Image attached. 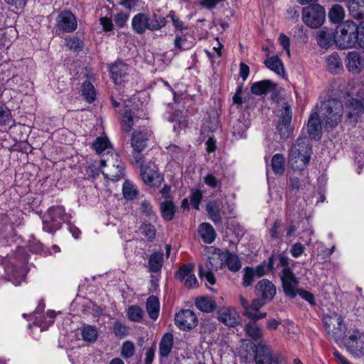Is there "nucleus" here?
I'll list each match as a JSON object with an SVG mask.
<instances>
[{
	"label": "nucleus",
	"mask_w": 364,
	"mask_h": 364,
	"mask_svg": "<svg viewBox=\"0 0 364 364\" xmlns=\"http://www.w3.org/2000/svg\"><path fill=\"white\" fill-rule=\"evenodd\" d=\"M316 41L321 48L328 49L332 44V33L326 28L320 29L316 33Z\"/></svg>",
	"instance_id": "obj_37"
},
{
	"label": "nucleus",
	"mask_w": 364,
	"mask_h": 364,
	"mask_svg": "<svg viewBox=\"0 0 364 364\" xmlns=\"http://www.w3.org/2000/svg\"><path fill=\"white\" fill-rule=\"evenodd\" d=\"M164 18H166V21H168V18H170L172 25L174 28V31L176 33L178 32H185L187 31H190V28L188 26V24L183 21L179 16L176 14L174 11H170L166 16Z\"/></svg>",
	"instance_id": "obj_34"
},
{
	"label": "nucleus",
	"mask_w": 364,
	"mask_h": 364,
	"mask_svg": "<svg viewBox=\"0 0 364 364\" xmlns=\"http://www.w3.org/2000/svg\"><path fill=\"white\" fill-rule=\"evenodd\" d=\"M65 41L67 46L71 50H78L83 47L82 42L77 37L66 38Z\"/></svg>",
	"instance_id": "obj_60"
},
{
	"label": "nucleus",
	"mask_w": 364,
	"mask_h": 364,
	"mask_svg": "<svg viewBox=\"0 0 364 364\" xmlns=\"http://www.w3.org/2000/svg\"><path fill=\"white\" fill-rule=\"evenodd\" d=\"M152 134L147 129L135 130L132 133L131 146L133 149V164H139L143 159L141 151L147 146V141L151 139Z\"/></svg>",
	"instance_id": "obj_7"
},
{
	"label": "nucleus",
	"mask_w": 364,
	"mask_h": 364,
	"mask_svg": "<svg viewBox=\"0 0 364 364\" xmlns=\"http://www.w3.org/2000/svg\"><path fill=\"white\" fill-rule=\"evenodd\" d=\"M255 277L254 269L252 267H245L244 269L242 285L245 287H250Z\"/></svg>",
	"instance_id": "obj_58"
},
{
	"label": "nucleus",
	"mask_w": 364,
	"mask_h": 364,
	"mask_svg": "<svg viewBox=\"0 0 364 364\" xmlns=\"http://www.w3.org/2000/svg\"><path fill=\"white\" fill-rule=\"evenodd\" d=\"M123 196L127 200H133L139 194L136 186L130 181L125 180L122 187Z\"/></svg>",
	"instance_id": "obj_46"
},
{
	"label": "nucleus",
	"mask_w": 364,
	"mask_h": 364,
	"mask_svg": "<svg viewBox=\"0 0 364 364\" xmlns=\"http://www.w3.org/2000/svg\"><path fill=\"white\" fill-rule=\"evenodd\" d=\"M100 23L102 26L105 32L112 31L114 28L112 21L108 17H101L100 18Z\"/></svg>",
	"instance_id": "obj_64"
},
{
	"label": "nucleus",
	"mask_w": 364,
	"mask_h": 364,
	"mask_svg": "<svg viewBox=\"0 0 364 364\" xmlns=\"http://www.w3.org/2000/svg\"><path fill=\"white\" fill-rule=\"evenodd\" d=\"M166 24V18L155 14L148 16L144 13H139L132 20V29L137 34H143L146 29L151 31H159Z\"/></svg>",
	"instance_id": "obj_3"
},
{
	"label": "nucleus",
	"mask_w": 364,
	"mask_h": 364,
	"mask_svg": "<svg viewBox=\"0 0 364 364\" xmlns=\"http://www.w3.org/2000/svg\"><path fill=\"white\" fill-rule=\"evenodd\" d=\"M275 269H278L284 294L294 299L299 290V279L289 267L291 259L284 253H280L276 257Z\"/></svg>",
	"instance_id": "obj_1"
},
{
	"label": "nucleus",
	"mask_w": 364,
	"mask_h": 364,
	"mask_svg": "<svg viewBox=\"0 0 364 364\" xmlns=\"http://www.w3.org/2000/svg\"><path fill=\"white\" fill-rule=\"evenodd\" d=\"M323 322L327 333L331 336L336 341L344 334L343 319L341 316L337 314L325 316L323 318Z\"/></svg>",
	"instance_id": "obj_11"
},
{
	"label": "nucleus",
	"mask_w": 364,
	"mask_h": 364,
	"mask_svg": "<svg viewBox=\"0 0 364 364\" xmlns=\"http://www.w3.org/2000/svg\"><path fill=\"white\" fill-rule=\"evenodd\" d=\"M199 232L205 243H212L216 237V232L213 227L208 223H203L200 225Z\"/></svg>",
	"instance_id": "obj_36"
},
{
	"label": "nucleus",
	"mask_w": 364,
	"mask_h": 364,
	"mask_svg": "<svg viewBox=\"0 0 364 364\" xmlns=\"http://www.w3.org/2000/svg\"><path fill=\"white\" fill-rule=\"evenodd\" d=\"M141 233L149 240H153L156 236V229L151 224L144 223L141 227Z\"/></svg>",
	"instance_id": "obj_59"
},
{
	"label": "nucleus",
	"mask_w": 364,
	"mask_h": 364,
	"mask_svg": "<svg viewBox=\"0 0 364 364\" xmlns=\"http://www.w3.org/2000/svg\"><path fill=\"white\" fill-rule=\"evenodd\" d=\"M333 38L341 49L351 48L358 44L359 26L352 21H346L337 27Z\"/></svg>",
	"instance_id": "obj_2"
},
{
	"label": "nucleus",
	"mask_w": 364,
	"mask_h": 364,
	"mask_svg": "<svg viewBox=\"0 0 364 364\" xmlns=\"http://www.w3.org/2000/svg\"><path fill=\"white\" fill-rule=\"evenodd\" d=\"M328 16L330 21L334 23L341 22L345 17V11L343 6L336 4L329 10Z\"/></svg>",
	"instance_id": "obj_45"
},
{
	"label": "nucleus",
	"mask_w": 364,
	"mask_h": 364,
	"mask_svg": "<svg viewBox=\"0 0 364 364\" xmlns=\"http://www.w3.org/2000/svg\"><path fill=\"white\" fill-rule=\"evenodd\" d=\"M136 352V347L130 341H124L120 349V355L124 359H129L134 356Z\"/></svg>",
	"instance_id": "obj_49"
},
{
	"label": "nucleus",
	"mask_w": 364,
	"mask_h": 364,
	"mask_svg": "<svg viewBox=\"0 0 364 364\" xmlns=\"http://www.w3.org/2000/svg\"><path fill=\"white\" fill-rule=\"evenodd\" d=\"M93 149L99 154L102 155L109 151V142L107 138L97 137L92 144Z\"/></svg>",
	"instance_id": "obj_50"
},
{
	"label": "nucleus",
	"mask_w": 364,
	"mask_h": 364,
	"mask_svg": "<svg viewBox=\"0 0 364 364\" xmlns=\"http://www.w3.org/2000/svg\"><path fill=\"white\" fill-rule=\"evenodd\" d=\"M344 345L347 350L353 355H364V334L359 330H355L345 341Z\"/></svg>",
	"instance_id": "obj_12"
},
{
	"label": "nucleus",
	"mask_w": 364,
	"mask_h": 364,
	"mask_svg": "<svg viewBox=\"0 0 364 364\" xmlns=\"http://www.w3.org/2000/svg\"><path fill=\"white\" fill-rule=\"evenodd\" d=\"M140 211L146 216L151 218L155 216L154 211L153 210V206L149 200L144 198L140 202Z\"/></svg>",
	"instance_id": "obj_57"
},
{
	"label": "nucleus",
	"mask_w": 364,
	"mask_h": 364,
	"mask_svg": "<svg viewBox=\"0 0 364 364\" xmlns=\"http://www.w3.org/2000/svg\"><path fill=\"white\" fill-rule=\"evenodd\" d=\"M346 66L353 74H358L364 69V58L358 51H350L346 59Z\"/></svg>",
	"instance_id": "obj_17"
},
{
	"label": "nucleus",
	"mask_w": 364,
	"mask_h": 364,
	"mask_svg": "<svg viewBox=\"0 0 364 364\" xmlns=\"http://www.w3.org/2000/svg\"><path fill=\"white\" fill-rule=\"evenodd\" d=\"M265 65L278 75H284V68L282 60L278 56L268 57L264 60Z\"/></svg>",
	"instance_id": "obj_39"
},
{
	"label": "nucleus",
	"mask_w": 364,
	"mask_h": 364,
	"mask_svg": "<svg viewBox=\"0 0 364 364\" xmlns=\"http://www.w3.org/2000/svg\"><path fill=\"white\" fill-rule=\"evenodd\" d=\"M276 257L277 256L272 255L269 258L267 264L263 262L257 266L256 268L254 269L255 276L261 277L265 275L269 271L272 270L274 269V262L277 263Z\"/></svg>",
	"instance_id": "obj_44"
},
{
	"label": "nucleus",
	"mask_w": 364,
	"mask_h": 364,
	"mask_svg": "<svg viewBox=\"0 0 364 364\" xmlns=\"http://www.w3.org/2000/svg\"><path fill=\"white\" fill-rule=\"evenodd\" d=\"M196 307L205 313H210L215 311L217 304L215 301L210 296H199L195 300Z\"/></svg>",
	"instance_id": "obj_28"
},
{
	"label": "nucleus",
	"mask_w": 364,
	"mask_h": 364,
	"mask_svg": "<svg viewBox=\"0 0 364 364\" xmlns=\"http://www.w3.org/2000/svg\"><path fill=\"white\" fill-rule=\"evenodd\" d=\"M218 320L225 326L235 327L240 323L239 314L231 307H223L218 312Z\"/></svg>",
	"instance_id": "obj_16"
},
{
	"label": "nucleus",
	"mask_w": 364,
	"mask_h": 364,
	"mask_svg": "<svg viewBox=\"0 0 364 364\" xmlns=\"http://www.w3.org/2000/svg\"><path fill=\"white\" fill-rule=\"evenodd\" d=\"M124 166L122 161L117 162L114 166L106 167L102 169L104 176L111 181H118L124 176Z\"/></svg>",
	"instance_id": "obj_25"
},
{
	"label": "nucleus",
	"mask_w": 364,
	"mask_h": 364,
	"mask_svg": "<svg viewBox=\"0 0 364 364\" xmlns=\"http://www.w3.org/2000/svg\"><path fill=\"white\" fill-rule=\"evenodd\" d=\"M255 360L256 364H272V355L270 348L263 341L256 346Z\"/></svg>",
	"instance_id": "obj_21"
},
{
	"label": "nucleus",
	"mask_w": 364,
	"mask_h": 364,
	"mask_svg": "<svg viewBox=\"0 0 364 364\" xmlns=\"http://www.w3.org/2000/svg\"><path fill=\"white\" fill-rule=\"evenodd\" d=\"M271 166L275 175L281 176L284 172L285 158L282 154H276L272 156Z\"/></svg>",
	"instance_id": "obj_41"
},
{
	"label": "nucleus",
	"mask_w": 364,
	"mask_h": 364,
	"mask_svg": "<svg viewBox=\"0 0 364 364\" xmlns=\"http://www.w3.org/2000/svg\"><path fill=\"white\" fill-rule=\"evenodd\" d=\"M127 316L131 321L141 322L144 316V311L141 307L137 305H132L127 309Z\"/></svg>",
	"instance_id": "obj_47"
},
{
	"label": "nucleus",
	"mask_w": 364,
	"mask_h": 364,
	"mask_svg": "<svg viewBox=\"0 0 364 364\" xmlns=\"http://www.w3.org/2000/svg\"><path fill=\"white\" fill-rule=\"evenodd\" d=\"M173 345V336L171 333H166L159 342V355L167 358L170 354Z\"/></svg>",
	"instance_id": "obj_29"
},
{
	"label": "nucleus",
	"mask_w": 364,
	"mask_h": 364,
	"mask_svg": "<svg viewBox=\"0 0 364 364\" xmlns=\"http://www.w3.org/2000/svg\"><path fill=\"white\" fill-rule=\"evenodd\" d=\"M320 112L322 123L326 127L335 128L342 121L344 109L340 100L333 98L322 103Z\"/></svg>",
	"instance_id": "obj_4"
},
{
	"label": "nucleus",
	"mask_w": 364,
	"mask_h": 364,
	"mask_svg": "<svg viewBox=\"0 0 364 364\" xmlns=\"http://www.w3.org/2000/svg\"><path fill=\"white\" fill-rule=\"evenodd\" d=\"M348 10L351 16L355 19L364 18V0H350Z\"/></svg>",
	"instance_id": "obj_31"
},
{
	"label": "nucleus",
	"mask_w": 364,
	"mask_h": 364,
	"mask_svg": "<svg viewBox=\"0 0 364 364\" xmlns=\"http://www.w3.org/2000/svg\"><path fill=\"white\" fill-rule=\"evenodd\" d=\"M245 331L246 334L254 341H262L263 331L262 328L256 323V321L250 322L245 326Z\"/></svg>",
	"instance_id": "obj_38"
},
{
	"label": "nucleus",
	"mask_w": 364,
	"mask_h": 364,
	"mask_svg": "<svg viewBox=\"0 0 364 364\" xmlns=\"http://www.w3.org/2000/svg\"><path fill=\"white\" fill-rule=\"evenodd\" d=\"M226 265L232 272H238L242 267V262L236 254L225 251L223 253V267Z\"/></svg>",
	"instance_id": "obj_27"
},
{
	"label": "nucleus",
	"mask_w": 364,
	"mask_h": 364,
	"mask_svg": "<svg viewBox=\"0 0 364 364\" xmlns=\"http://www.w3.org/2000/svg\"><path fill=\"white\" fill-rule=\"evenodd\" d=\"M111 77L116 84H121L128 73V65L122 61H116L109 67Z\"/></svg>",
	"instance_id": "obj_22"
},
{
	"label": "nucleus",
	"mask_w": 364,
	"mask_h": 364,
	"mask_svg": "<svg viewBox=\"0 0 364 364\" xmlns=\"http://www.w3.org/2000/svg\"><path fill=\"white\" fill-rule=\"evenodd\" d=\"M194 41L195 39L189 31L176 33L173 41L174 48L178 51L189 50L194 46Z\"/></svg>",
	"instance_id": "obj_19"
},
{
	"label": "nucleus",
	"mask_w": 364,
	"mask_h": 364,
	"mask_svg": "<svg viewBox=\"0 0 364 364\" xmlns=\"http://www.w3.org/2000/svg\"><path fill=\"white\" fill-rule=\"evenodd\" d=\"M162 218L167 221L173 220L176 211V207L171 200H166L160 204Z\"/></svg>",
	"instance_id": "obj_40"
},
{
	"label": "nucleus",
	"mask_w": 364,
	"mask_h": 364,
	"mask_svg": "<svg viewBox=\"0 0 364 364\" xmlns=\"http://www.w3.org/2000/svg\"><path fill=\"white\" fill-rule=\"evenodd\" d=\"M128 18L129 15L124 12H119L114 17V22L119 27H123L127 23Z\"/></svg>",
	"instance_id": "obj_63"
},
{
	"label": "nucleus",
	"mask_w": 364,
	"mask_h": 364,
	"mask_svg": "<svg viewBox=\"0 0 364 364\" xmlns=\"http://www.w3.org/2000/svg\"><path fill=\"white\" fill-rule=\"evenodd\" d=\"M267 300L262 298L255 299L252 301L250 307L247 310V316L252 320L257 321L267 316V313L260 312L259 310L265 305Z\"/></svg>",
	"instance_id": "obj_23"
},
{
	"label": "nucleus",
	"mask_w": 364,
	"mask_h": 364,
	"mask_svg": "<svg viewBox=\"0 0 364 364\" xmlns=\"http://www.w3.org/2000/svg\"><path fill=\"white\" fill-rule=\"evenodd\" d=\"M144 158L141 162L136 164L140 167V173L141 178L144 183L155 186H158L163 181V178L161 176L157 170L154 168L151 167L150 165L144 164Z\"/></svg>",
	"instance_id": "obj_14"
},
{
	"label": "nucleus",
	"mask_w": 364,
	"mask_h": 364,
	"mask_svg": "<svg viewBox=\"0 0 364 364\" xmlns=\"http://www.w3.org/2000/svg\"><path fill=\"white\" fill-rule=\"evenodd\" d=\"M11 111L5 107H0V127L10 126L12 123Z\"/></svg>",
	"instance_id": "obj_54"
},
{
	"label": "nucleus",
	"mask_w": 364,
	"mask_h": 364,
	"mask_svg": "<svg viewBox=\"0 0 364 364\" xmlns=\"http://www.w3.org/2000/svg\"><path fill=\"white\" fill-rule=\"evenodd\" d=\"M112 331L117 338H124L129 334V328L119 321L113 323Z\"/></svg>",
	"instance_id": "obj_53"
},
{
	"label": "nucleus",
	"mask_w": 364,
	"mask_h": 364,
	"mask_svg": "<svg viewBox=\"0 0 364 364\" xmlns=\"http://www.w3.org/2000/svg\"><path fill=\"white\" fill-rule=\"evenodd\" d=\"M347 118L352 122H356L358 118L363 114L364 105L361 100L350 98L346 102Z\"/></svg>",
	"instance_id": "obj_18"
},
{
	"label": "nucleus",
	"mask_w": 364,
	"mask_h": 364,
	"mask_svg": "<svg viewBox=\"0 0 364 364\" xmlns=\"http://www.w3.org/2000/svg\"><path fill=\"white\" fill-rule=\"evenodd\" d=\"M194 265L192 264H184L176 273V277L181 281L184 280L193 271Z\"/></svg>",
	"instance_id": "obj_56"
},
{
	"label": "nucleus",
	"mask_w": 364,
	"mask_h": 364,
	"mask_svg": "<svg viewBox=\"0 0 364 364\" xmlns=\"http://www.w3.org/2000/svg\"><path fill=\"white\" fill-rule=\"evenodd\" d=\"M311 153L312 148L309 139L306 137H299L291 147L289 155H291V161L296 164V161H294L296 159V156H304L311 158Z\"/></svg>",
	"instance_id": "obj_15"
},
{
	"label": "nucleus",
	"mask_w": 364,
	"mask_h": 364,
	"mask_svg": "<svg viewBox=\"0 0 364 364\" xmlns=\"http://www.w3.org/2000/svg\"><path fill=\"white\" fill-rule=\"evenodd\" d=\"M148 264L151 272L156 273L159 272L163 265V254L161 252L153 253L149 257Z\"/></svg>",
	"instance_id": "obj_42"
},
{
	"label": "nucleus",
	"mask_w": 364,
	"mask_h": 364,
	"mask_svg": "<svg viewBox=\"0 0 364 364\" xmlns=\"http://www.w3.org/2000/svg\"><path fill=\"white\" fill-rule=\"evenodd\" d=\"M146 309L149 316L152 320H156L159 317L160 309L159 299L155 296H150L146 300Z\"/></svg>",
	"instance_id": "obj_35"
},
{
	"label": "nucleus",
	"mask_w": 364,
	"mask_h": 364,
	"mask_svg": "<svg viewBox=\"0 0 364 364\" xmlns=\"http://www.w3.org/2000/svg\"><path fill=\"white\" fill-rule=\"evenodd\" d=\"M282 223L281 220L277 219L269 230V235L272 239H279L282 237Z\"/></svg>",
	"instance_id": "obj_55"
},
{
	"label": "nucleus",
	"mask_w": 364,
	"mask_h": 364,
	"mask_svg": "<svg viewBox=\"0 0 364 364\" xmlns=\"http://www.w3.org/2000/svg\"><path fill=\"white\" fill-rule=\"evenodd\" d=\"M326 18L324 8L319 4H313L304 7L302 10V20L304 23L311 28L321 26Z\"/></svg>",
	"instance_id": "obj_8"
},
{
	"label": "nucleus",
	"mask_w": 364,
	"mask_h": 364,
	"mask_svg": "<svg viewBox=\"0 0 364 364\" xmlns=\"http://www.w3.org/2000/svg\"><path fill=\"white\" fill-rule=\"evenodd\" d=\"M276 85L270 80H262L252 84L251 91L257 95L270 92L275 89Z\"/></svg>",
	"instance_id": "obj_30"
},
{
	"label": "nucleus",
	"mask_w": 364,
	"mask_h": 364,
	"mask_svg": "<svg viewBox=\"0 0 364 364\" xmlns=\"http://www.w3.org/2000/svg\"><path fill=\"white\" fill-rule=\"evenodd\" d=\"M326 67L331 73H338L343 70V63L339 55L334 52L326 58Z\"/></svg>",
	"instance_id": "obj_32"
},
{
	"label": "nucleus",
	"mask_w": 364,
	"mask_h": 364,
	"mask_svg": "<svg viewBox=\"0 0 364 364\" xmlns=\"http://www.w3.org/2000/svg\"><path fill=\"white\" fill-rule=\"evenodd\" d=\"M223 253L220 249H215L213 252L208 256L203 264L199 265V276L211 285L216 282L213 272L223 268Z\"/></svg>",
	"instance_id": "obj_5"
},
{
	"label": "nucleus",
	"mask_w": 364,
	"mask_h": 364,
	"mask_svg": "<svg viewBox=\"0 0 364 364\" xmlns=\"http://www.w3.org/2000/svg\"><path fill=\"white\" fill-rule=\"evenodd\" d=\"M198 318L190 309L181 310L175 316V324L183 331L191 330L196 326Z\"/></svg>",
	"instance_id": "obj_13"
},
{
	"label": "nucleus",
	"mask_w": 364,
	"mask_h": 364,
	"mask_svg": "<svg viewBox=\"0 0 364 364\" xmlns=\"http://www.w3.org/2000/svg\"><path fill=\"white\" fill-rule=\"evenodd\" d=\"M310 157L306 156H296V159L294 161H296V164L293 163L291 161V155H289V164L291 168L294 171H302L304 169L306 166L309 164L310 161Z\"/></svg>",
	"instance_id": "obj_48"
},
{
	"label": "nucleus",
	"mask_w": 364,
	"mask_h": 364,
	"mask_svg": "<svg viewBox=\"0 0 364 364\" xmlns=\"http://www.w3.org/2000/svg\"><path fill=\"white\" fill-rule=\"evenodd\" d=\"M77 28L76 16L70 10L60 11L55 19V33L58 36L73 33Z\"/></svg>",
	"instance_id": "obj_9"
},
{
	"label": "nucleus",
	"mask_w": 364,
	"mask_h": 364,
	"mask_svg": "<svg viewBox=\"0 0 364 364\" xmlns=\"http://www.w3.org/2000/svg\"><path fill=\"white\" fill-rule=\"evenodd\" d=\"M321 130L322 127L318 114L317 112L311 113L309 117L307 125V131L309 135L314 139H319L321 136Z\"/></svg>",
	"instance_id": "obj_24"
},
{
	"label": "nucleus",
	"mask_w": 364,
	"mask_h": 364,
	"mask_svg": "<svg viewBox=\"0 0 364 364\" xmlns=\"http://www.w3.org/2000/svg\"><path fill=\"white\" fill-rule=\"evenodd\" d=\"M136 118H134L130 110H126L122 117L121 122L122 129L125 132H129L132 130L134 121Z\"/></svg>",
	"instance_id": "obj_51"
},
{
	"label": "nucleus",
	"mask_w": 364,
	"mask_h": 364,
	"mask_svg": "<svg viewBox=\"0 0 364 364\" xmlns=\"http://www.w3.org/2000/svg\"><path fill=\"white\" fill-rule=\"evenodd\" d=\"M256 294L267 301H271L276 294V287L269 280L264 279L255 286Z\"/></svg>",
	"instance_id": "obj_20"
},
{
	"label": "nucleus",
	"mask_w": 364,
	"mask_h": 364,
	"mask_svg": "<svg viewBox=\"0 0 364 364\" xmlns=\"http://www.w3.org/2000/svg\"><path fill=\"white\" fill-rule=\"evenodd\" d=\"M70 217V215L65 213L64 207H50L44 216L43 229L49 233H53L59 230L62 224L68 221Z\"/></svg>",
	"instance_id": "obj_6"
},
{
	"label": "nucleus",
	"mask_w": 364,
	"mask_h": 364,
	"mask_svg": "<svg viewBox=\"0 0 364 364\" xmlns=\"http://www.w3.org/2000/svg\"><path fill=\"white\" fill-rule=\"evenodd\" d=\"M119 161L120 159L118 154L107 151L101 156L100 166L103 169L106 167L114 166L115 164Z\"/></svg>",
	"instance_id": "obj_43"
},
{
	"label": "nucleus",
	"mask_w": 364,
	"mask_h": 364,
	"mask_svg": "<svg viewBox=\"0 0 364 364\" xmlns=\"http://www.w3.org/2000/svg\"><path fill=\"white\" fill-rule=\"evenodd\" d=\"M247 127L248 126L245 123L241 120H237L233 126V134L242 137Z\"/></svg>",
	"instance_id": "obj_61"
},
{
	"label": "nucleus",
	"mask_w": 364,
	"mask_h": 364,
	"mask_svg": "<svg viewBox=\"0 0 364 364\" xmlns=\"http://www.w3.org/2000/svg\"><path fill=\"white\" fill-rule=\"evenodd\" d=\"M304 251L305 247L300 242L294 243L290 249V253L294 258L300 257L304 252Z\"/></svg>",
	"instance_id": "obj_62"
},
{
	"label": "nucleus",
	"mask_w": 364,
	"mask_h": 364,
	"mask_svg": "<svg viewBox=\"0 0 364 364\" xmlns=\"http://www.w3.org/2000/svg\"><path fill=\"white\" fill-rule=\"evenodd\" d=\"M223 204L220 201H210L206 205V211L209 218L214 223H220L222 220V215H224L223 211Z\"/></svg>",
	"instance_id": "obj_26"
},
{
	"label": "nucleus",
	"mask_w": 364,
	"mask_h": 364,
	"mask_svg": "<svg viewBox=\"0 0 364 364\" xmlns=\"http://www.w3.org/2000/svg\"><path fill=\"white\" fill-rule=\"evenodd\" d=\"M282 106V107L279 110L276 127L281 138L287 139L289 138L293 133V127L291 125L292 112L291 106L287 102H284Z\"/></svg>",
	"instance_id": "obj_10"
},
{
	"label": "nucleus",
	"mask_w": 364,
	"mask_h": 364,
	"mask_svg": "<svg viewBox=\"0 0 364 364\" xmlns=\"http://www.w3.org/2000/svg\"><path fill=\"white\" fill-rule=\"evenodd\" d=\"M82 95L88 102H92L95 100L96 93L93 85L89 82L85 81L82 83Z\"/></svg>",
	"instance_id": "obj_52"
},
{
	"label": "nucleus",
	"mask_w": 364,
	"mask_h": 364,
	"mask_svg": "<svg viewBox=\"0 0 364 364\" xmlns=\"http://www.w3.org/2000/svg\"><path fill=\"white\" fill-rule=\"evenodd\" d=\"M82 340L89 343H94L98 338L99 331L95 326L83 325L81 328Z\"/></svg>",
	"instance_id": "obj_33"
}]
</instances>
